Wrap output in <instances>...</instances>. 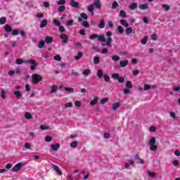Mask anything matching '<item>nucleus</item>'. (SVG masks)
Segmentation results:
<instances>
[{"label": "nucleus", "instance_id": "obj_3", "mask_svg": "<svg viewBox=\"0 0 180 180\" xmlns=\"http://www.w3.org/2000/svg\"><path fill=\"white\" fill-rule=\"evenodd\" d=\"M89 39L91 40H95V39H97L98 41H106V39H105V35H98V34H92L90 35Z\"/></svg>", "mask_w": 180, "mask_h": 180}, {"label": "nucleus", "instance_id": "obj_17", "mask_svg": "<svg viewBox=\"0 0 180 180\" xmlns=\"http://www.w3.org/2000/svg\"><path fill=\"white\" fill-rule=\"evenodd\" d=\"M70 5L73 7V8H78L79 6V3L75 1L74 0H71L70 1Z\"/></svg>", "mask_w": 180, "mask_h": 180}, {"label": "nucleus", "instance_id": "obj_40", "mask_svg": "<svg viewBox=\"0 0 180 180\" xmlns=\"http://www.w3.org/2000/svg\"><path fill=\"white\" fill-rule=\"evenodd\" d=\"M148 40V37H144L143 39L141 41V44H147Z\"/></svg>", "mask_w": 180, "mask_h": 180}, {"label": "nucleus", "instance_id": "obj_26", "mask_svg": "<svg viewBox=\"0 0 180 180\" xmlns=\"http://www.w3.org/2000/svg\"><path fill=\"white\" fill-rule=\"evenodd\" d=\"M129 8L131 9V11H134V9H137V3H132L129 6Z\"/></svg>", "mask_w": 180, "mask_h": 180}, {"label": "nucleus", "instance_id": "obj_64", "mask_svg": "<svg viewBox=\"0 0 180 180\" xmlns=\"http://www.w3.org/2000/svg\"><path fill=\"white\" fill-rule=\"evenodd\" d=\"M119 77L120 76L117 73H114L112 75V78H114L115 79H118Z\"/></svg>", "mask_w": 180, "mask_h": 180}, {"label": "nucleus", "instance_id": "obj_47", "mask_svg": "<svg viewBox=\"0 0 180 180\" xmlns=\"http://www.w3.org/2000/svg\"><path fill=\"white\" fill-rule=\"evenodd\" d=\"M51 140H53V138L50 136H47L45 137V141H46V143H50Z\"/></svg>", "mask_w": 180, "mask_h": 180}, {"label": "nucleus", "instance_id": "obj_58", "mask_svg": "<svg viewBox=\"0 0 180 180\" xmlns=\"http://www.w3.org/2000/svg\"><path fill=\"white\" fill-rule=\"evenodd\" d=\"M54 60H56V61H61V56H60V55H56L54 56Z\"/></svg>", "mask_w": 180, "mask_h": 180}, {"label": "nucleus", "instance_id": "obj_7", "mask_svg": "<svg viewBox=\"0 0 180 180\" xmlns=\"http://www.w3.org/2000/svg\"><path fill=\"white\" fill-rule=\"evenodd\" d=\"M134 160L136 162V164H140L141 165H143L144 164V160L141 159L139 155H136L134 156Z\"/></svg>", "mask_w": 180, "mask_h": 180}, {"label": "nucleus", "instance_id": "obj_55", "mask_svg": "<svg viewBox=\"0 0 180 180\" xmlns=\"http://www.w3.org/2000/svg\"><path fill=\"white\" fill-rule=\"evenodd\" d=\"M13 36H18L19 34V30H13L11 31Z\"/></svg>", "mask_w": 180, "mask_h": 180}, {"label": "nucleus", "instance_id": "obj_6", "mask_svg": "<svg viewBox=\"0 0 180 180\" xmlns=\"http://www.w3.org/2000/svg\"><path fill=\"white\" fill-rule=\"evenodd\" d=\"M22 167H23V164H22V162H19L11 169V171L12 172H18V171H20Z\"/></svg>", "mask_w": 180, "mask_h": 180}, {"label": "nucleus", "instance_id": "obj_31", "mask_svg": "<svg viewBox=\"0 0 180 180\" xmlns=\"http://www.w3.org/2000/svg\"><path fill=\"white\" fill-rule=\"evenodd\" d=\"M111 60H112V61H119L120 60V57L119 56H112L111 57Z\"/></svg>", "mask_w": 180, "mask_h": 180}, {"label": "nucleus", "instance_id": "obj_42", "mask_svg": "<svg viewBox=\"0 0 180 180\" xmlns=\"http://www.w3.org/2000/svg\"><path fill=\"white\" fill-rule=\"evenodd\" d=\"M82 57V52H79L78 55L77 56H75V60H80V58Z\"/></svg>", "mask_w": 180, "mask_h": 180}, {"label": "nucleus", "instance_id": "obj_8", "mask_svg": "<svg viewBox=\"0 0 180 180\" xmlns=\"http://www.w3.org/2000/svg\"><path fill=\"white\" fill-rule=\"evenodd\" d=\"M151 89V86L150 84H145L143 87H139V91L143 92V91H150Z\"/></svg>", "mask_w": 180, "mask_h": 180}, {"label": "nucleus", "instance_id": "obj_20", "mask_svg": "<svg viewBox=\"0 0 180 180\" xmlns=\"http://www.w3.org/2000/svg\"><path fill=\"white\" fill-rule=\"evenodd\" d=\"M94 6L96 8V9L101 8V1L94 0Z\"/></svg>", "mask_w": 180, "mask_h": 180}, {"label": "nucleus", "instance_id": "obj_51", "mask_svg": "<svg viewBox=\"0 0 180 180\" xmlns=\"http://www.w3.org/2000/svg\"><path fill=\"white\" fill-rule=\"evenodd\" d=\"M67 26H72V25H74V20H68L66 22Z\"/></svg>", "mask_w": 180, "mask_h": 180}, {"label": "nucleus", "instance_id": "obj_23", "mask_svg": "<svg viewBox=\"0 0 180 180\" xmlns=\"http://www.w3.org/2000/svg\"><path fill=\"white\" fill-rule=\"evenodd\" d=\"M148 5H147V4H141L139 6V9H141V11H144V10L148 9Z\"/></svg>", "mask_w": 180, "mask_h": 180}, {"label": "nucleus", "instance_id": "obj_1", "mask_svg": "<svg viewBox=\"0 0 180 180\" xmlns=\"http://www.w3.org/2000/svg\"><path fill=\"white\" fill-rule=\"evenodd\" d=\"M32 64L30 66V70H36V67H37V63H36V60H23L21 58H17L16 59V64L17 65H20L22 64Z\"/></svg>", "mask_w": 180, "mask_h": 180}, {"label": "nucleus", "instance_id": "obj_15", "mask_svg": "<svg viewBox=\"0 0 180 180\" xmlns=\"http://www.w3.org/2000/svg\"><path fill=\"white\" fill-rule=\"evenodd\" d=\"M25 117L27 120H30L33 119V115H32V113H30L29 112H25Z\"/></svg>", "mask_w": 180, "mask_h": 180}, {"label": "nucleus", "instance_id": "obj_56", "mask_svg": "<svg viewBox=\"0 0 180 180\" xmlns=\"http://www.w3.org/2000/svg\"><path fill=\"white\" fill-rule=\"evenodd\" d=\"M117 30H118L119 33H120L121 34H122V33H123V32H124L122 26H118Z\"/></svg>", "mask_w": 180, "mask_h": 180}, {"label": "nucleus", "instance_id": "obj_49", "mask_svg": "<svg viewBox=\"0 0 180 180\" xmlns=\"http://www.w3.org/2000/svg\"><path fill=\"white\" fill-rule=\"evenodd\" d=\"M53 23L55 24L56 26H58L59 27V26H61V23L60 22V21L53 19Z\"/></svg>", "mask_w": 180, "mask_h": 180}, {"label": "nucleus", "instance_id": "obj_30", "mask_svg": "<svg viewBox=\"0 0 180 180\" xmlns=\"http://www.w3.org/2000/svg\"><path fill=\"white\" fill-rule=\"evenodd\" d=\"M14 95L16 96V98H21L22 97V93H20V91H14Z\"/></svg>", "mask_w": 180, "mask_h": 180}, {"label": "nucleus", "instance_id": "obj_53", "mask_svg": "<svg viewBox=\"0 0 180 180\" xmlns=\"http://www.w3.org/2000/svg\"><path fill=\"white\" fill-rule=\"evenodd\" d=\"M117 6H119V4H117V2L114 1L112 4V9H116Z\"/></svg>", "mask_w": 180, "mask_h": 180}, {"label": "nucleus", "instance_id": "obj_19", "mask_svg": "<svg viewBox=\"0 0 180 180\" xmlns=\"http://www.w3.org/2000/svg\"><path fill=\"white\" fill-rule=\"evenodd\" d=\"M120 106V103L119 102L115 103L112 104V110H116L119 108Z\"/></svg>", "mask_w": 180, "mask_h": 180}, {"label": "nucleus", "instance_id": "obj_10", "mask_svg": "<svg viewBox=\"0 0 180 180\" xmlns=\"http://www.w3.org/2000/svg\"><path fill=\"white\" fill-rule=\"evenodd\" d=\"M52 168L58 174V175H63V172L60 169V167L56 165H53Z\"/></svg>", "mask_w": 180, "mask_h": 180}, {"label": "nucleus", "instance_id": "obj_54", "mask_svg": "<svg viewBox=\"0 0 180 180\" xmlns=\"http://www.w3.org/2000/svg\"><path fill=\"white\" fill-rule=\"evenodd\" d=\"M59 31L60 33H64L65 32V28L63 25L59 26Z\"/></svg>", "mask_w": 180, "mask_h": 180}, {"label": "nucleus", "instance_id": "obj_63", "mask_svg": "<svg viewBox=\"0 0 180 180\" xmlns=\"http://www.w3.org/2000/svg\"><path fill=\"white\" fill-rule=\"evenodd\" d=\"M57 4H58V5H65V0H59Z\"/></svg>", "mask_w": 180, "mask_h": 180}, {"label": "nucleus", "instance_id": "obj_14", "mask_svg": "<svg viewBox=\"0 0 180 180\" xmlns=\"http://www.w3.org/2000/svg\"><path fill=\"white\" fill-rule=\"evenodd\" d=\"M51 148L53 151H57L60 148V143L51 144Z\"/></svg>", "mask_w": 180, "mask_h": 180}, {"label": "nucleus", "instance_id": "obj_27", "mask_svg": "<svg viewBox=\"0 0 180 180\" xmlns=\"http://www.w3.org/2000/svg\"><path fill=\"white\" fill-rule=\"evenodd\" d=\"M64 90L66 91V92H68L69 94L74 92V89L71 87H65Z\"/></svg>", "mask_w": 180, "mask_h": 180}, {"label": "nucleus", "instance_id": "obj_59", "mask_svg": "<svg viewBox=\"0 0 180 180\" xmlns=\"http://www.w3.org/2000/svg\"><path fill=\"white\" fill-rule=\"evenodd\" d=\"M65 108H72V103L69 102L65 104Z\"/></svg>", "mask_w": 180, "mask_h": 180}, {"label": "nucleus", "instance_id": "obj_24", "mask_svg": "<svg viewBox=\"0 0 180 180\" xmlns=\"http://www.w3.org/2000/svg\"><path fill=\"white\" fill-rule=\"evenodd\" d=\"M126 34L129 36V34H131L133 32V28L132 27H128L125 30Z\"/></svg>", "mask_w": 180, "mask_h": 180}, {"label": "nucleus", "instance_id": "obj_35", "mask_svg": "<svg viewBox=\"0 0 180 180\" xmlns=\"http://www.w3.org/2000/svg\"><path fill=\"white\" fill-rule=\"evenodd\" d=\"M5 30L6 32H12V27H11L9 25H6Z\"/></svg>", "mask_w": 180, "mask_h": 180}, {"label": "nucleus", "instance_id": "obj_36", "mask_svg": "<svg viewBox=\"0 0 180 180\" xmlns=\"http://www.w3.org/2000/svg\"><path fill=\"white\" fill-rule=\"evenodd\" d=\"M39 129L41 130H49L50 127H49V126L46 125H40Z\"/></svg>", "mask_w": 180, "mask_h": 180}, {"label": "nucleus", "instance_id": "obj_29", "mask_svg": "<svg viewBox=\"0 0 180 180\" xmlns=\"http://www.w3.org/2000/svg\"><path fill=\"white\" fill-rule=\"evenodd\" d=\"M120 23L124 26L125 27H129V24L126 22L125 20H120Z\"/></svg>", "mask_w": 180, "mask_h": 180}, {"label": "nucleus", "instance_id": "obj_50", "mask_svg": "<svg viewBox=\"0 0 180 180\" xmlns=\"http://www.w3.org/2000/svg\"><path fill=\"white\" fill-rule=\"evenodd\" d=\"M80 16L82 19L86 20L88 19V15L85 13H82Z\"/></svg>", "mask_w": 180, "mask_h": 180}, {"label": "nucleus", "instance_id": "obj_21", "mask_svg": "<svg viewBox=\"0 0 180 180\" xmlns=\"http://www.w3.org/2000/svg\"><path fill=\"white\" fill-rule=\"evenodd\" d=\"M45 42L47 43V44H50L51 43H53V37H46L45 38Z\"/></svg>", "mask_w": 180, "mask_h": 180}, {"label": "nucleus", "instance_id": "obj_46", "mask_svg": "<svg viewBox=\"0 0 180 180\" xmlns=\"http://www.w3.org/2000/svg\"><path fill=\"white\" fill-rule=\"evenodd\" d=\"M100 60H101V59L99 58V57L95 56V57L94 58V64H99Z\"/></svg>", "mask_w": 180, "mask_h": 180}, {"label": "nucleus", "instance_id": "obj_38", "mask_svg": "<svg viewBox=\"0 0 180 180\" xmlns=\"http://www.w3.org/2000/svg\"><path fill=\"white\" fill-rule=\"evenodd\" d=\"M24 147L25 148H26L27 150H30L31 147H32V143H26L24 144Z\"/></svg>", "mask_w": 180, "mask_h": 180}, {"label": "nucleus", "instance_id": "obj_16", "mask_svg": "<svg viewBox=\"0 0 180 180\" xmlns=\"http://www.w3.org/2000/svg\"><path fill=\"white\" fill-rule=\"evenodd\" d=\"M47 23H48L47 19H43L41 21L40 27H41V28L46 27V26H47Z\"/></svg>", "mask_w": 180, "mask_h": 180}, {"label": "nucleus", "instance_id": "obj_43", "mask_svg": "<svg viewBox=\"0 0 180 180\" xmlns=\"http://www.w3.org/2000/svg\"><path fill=\"white\" fill-rule=\"evenodd\" d=\"M126 86H127V88L131 89V88H133V86L131 85V82L127 81L126 83Z\"/></svg>", "mask_w": 180, "mask_h": 180}, {"label": "nucleus", "instance_id": "obj_11", "mask_svg": "<svg viewBox=\"0 0 180 180\" xmlns=\"http://www.w3.org/2000/svg\"><path fill=\"white\" fill-rule=\"evenodd\" d=\"M98 101H99V97L98 96L94 97L93 100L90 101L91 106H95V105L98 103Z\"/></svg>", "mask_w": 180, "mask_h": 180}, {"label": "nucleus", "instance_id": "obj_44", "mask_svg": "<svg viewBox=\"0 0 180 180\" xmlns=\"http://www.w3.org/2000/svg\"><path fill=\"white\" fill-rule=\"evenodd\" d=\"M5 23H6V18L5 17L0 18V25H5Z\"/></svg>", "mask_w": 180, "mask_h": 180}, {"label": "nucleus", "instance_id": "obj_48", "mask_svg": "<svg viewBox=\"0 0 180 180\" xmlns=\"http://www.w3.org/2000/svg\"><path fill=\"white\" fill-rule=\"evenodd\" d=\"M82 102L79 101H75V106H77V108H81V105H82Z\"/></svg>", "mask_w": 180, "mask_h": 180}, {"label": "nucleus", "instance_id": "obj_32", "mask_svg": "<svg viewBox=\"0 0 180 180\" xmlns=\"http://www.w3.org/2000/svg\"><path fill=\"white\" fill-rule=\"evenodd\" d=\"M89 74H91V70L89 69H86L83 71V75L88 76Z\"/></svg>", "mask_w": 180, "mask_h": 180}, {"label": "nucleus", "instance_id": "obj_34", "mask_svg": "<svg viewBox=\"0 0 180 180\" xmlns=\"http://www.w3.org/2000/svg\"><path fill=\"white\" fill-rule=\"evenodd\" d=\"M77 146H78V142H77L75 141L70 143V147L72 148H75V147H77Z\"/></svg>", "mask_w": 180, "mask_h": 180}, {"label": "nucleus", "instance_id": "obj_2", "mask_svg": "<svg viewBox=\"0 0 180 180\" xmlns=\"http://www.w3.org/2000/svg\"><path fill=\"white\" fill-rule=\"evenodd\" d=\"M157 144V139H155V136H151L148 140V146H149L150 151H157L158 150V146Z\"/></svg>", "mask_w": 180, "mask_h": 180}, {"label": "nucleus", "instance_id": "obj_39", "mask_svg": "<svg viewBox=\"0 0 180 180\" xmlns=\"http://www.w3.org/2000/svg\"><path fill=\"white\" fill-rule=\"evenodd\" d=\"M120 16H121V18H126V11L121 10L120 11Z\"/></svg>", "mask_w": 180, "mask_h": 180}, {"label": "nucleus", "instance_id": "obj_60", "mask_svg": "<svg viewBox=\"0 0 180 180\" xmlns=\"http://www.w3.org/2000/svg\"><path fill=\"white\" fill-rule=\"evenodd\" d=\"M82 26H84V27H89V23H88V22L86 21H84L82 23Z\"/></svg>", "mask_w": 180, "mask_h": 180}, {"label": "nucleus", "instance_id": "obj_33", "mask_svg": "<svg viewBox=\"0 0 180 180\" xmlns=\"http://www.w3.org/2000/svg\"><path fill=\"white\" fill-rule=\"evenodd\" d=\"M45 42L44 41H40L38 44L39 49H43L44 47Z\"/></svg>", "mask_w": 180, "mask_h": 180}, {"label": "nucleus", "instance_id": "obj_52", "mask_svg": "<svg viewBox=\"0 0 180 180\" xmlns=\"http://www.w3.org/2000/svg\"><path fill=\"white\" fill-rule=\"evenodd\" d=\"M58 11L59 12H64L65 11V6H60L58 8Z\"/></svg>", "mask_w": 180, "mask_h": 180}, {"label": "nucleus", "instance_id": "obj_37", "mask_svg": "<svg viewBox=\"0 0 180 180\" xmlns=\"http://www.w3.org/2000/svg\"><path fill=\"white\" fill-rule=\"evenodd\" d=\"M156 130L157 127L155 126H151L149 128V131H150V133H154Z\"/></svg>", "mask_w": 180, "mask_h": 180}, {"label": "nucleus", "instance_id": "obj_5", "mask_svg": "<svg viewBox=\"0 0 180 180\" xmlns=\"http://www.w3.org/2000/svg\"><path fill=\"white\" fill-rule=\"evenodd\" d=\"M106 36H108V38L107 41H105V43L102 44V46H109L112 43V38L110 37V36H112V32H106Z\"/></svg>", "mask_w": 180, "mask_h": 180}, {"label": "nucleus", "instance_id": "obj_62", "mask_svg": "<svg viewBox=\"0 0 180 180\" xmlns=\"http://www.w3.org/2000/svg\"><path fill=\"white\" fill-rule=\"evenodd\" d=\"M37 18H38V19H41L43 18V13H37V15H36Z\"/></svg>", "mask_w": 180, "mask_h": 180}, {"label": "nucleus", "instance_id": "obj_25", "mask_svg": "<svg viewBox=\"0 0 180 180\" xmlns=\"http://www.w3.org/2000/svg\"><path fill=\"white\" fill-rule=\"evenodd\" d=\"M98 27L99 29H103L105 27V20H101L98 24Z\"/></svg>", "mask_w": 180, "mask_h": 180}, {"label": "nucleus", "instance_id": "obj_22", "mask_svg": "<svg viewBox=\"0 0 180 180\" xmlns=\"http://www.w3.org/2000/svg\"><path fill=\"white\" fill-rule=\"evenodd\" d=\"M97 77L98 78H102L103 77V70H102L101 69L98 70L97 71Z\"/></svg>", "mask_w": 180, "mask_h": 180}, {"label": "nucleus", "instance_id": "obj_12", "mask_svg": "<svg viewBox=\"0 0 180 180\" xmlns=\"http://www.w3.org/2000/svg\"><path fill=\"white\" fill-rule=\"evenodd\" d=\"M8 94V91L2 89L0 92V96L2 99H6V94Z\"/></svg>", "mask_w": 180, "mask_h": 180}, {"label": "nucleus", "instance_id": "obj_61", "mask_svg": "<svg viewBox=\"0 0 180 180\" xmlns=\"http://www.w3.org/2000/svg\"><path fill=\"white\" fill-rule=\"evenodd\" d=\"M94 9H95V8L94 7L93 5L89 6V7H88V11H90V12H94Z\"/></svg>", "mask_w": 180, "mask_h": 180}, {"label": "nucleus", "instance_id": "obj_18", "mask_svg": "<svg viewBox=\"0 0 180 180\" xmlns=\"http://www.w3.org/2000/svg\"><path fill=\"white\" fill-rule=\"evenodd\" d=\"M58 89V86L56 85L51 86L50 94H54V92H57Z\"/></svg>", "mask_w": 180, "mask_h": 180}, {"label": "nucleus", "instance_id": "obj_13", "mask_svg": "<svg viewBox=\"0 0 180 180\" xmlns=\"http://www.w3.org/2000/svg\"><path fill=\"white\" fill-rule=\"evenodd\" d=\"M127 65H129V60H121L120 62V67L121 68H124V67H126Z\"/></svg>", "mask_w": 180, "mask_h": 180}, {"label": "nucleus", "instance_id": "obj_45", "mask_svg": "<svg viewBox=\"0 0 180 180\" xmlns=\"http://www.w3.org/2000/svg\"><path fill=\"white\" fill-rule=\"evenodd\" d=\"M148 175L149 176H150V178H155V173L153 172H150V171H148Z\"/></svg>", "mask_w": 180, "mask_h": 180}, {"label": "nucleus", "instance_id": "obj_28", "mask_svg": "<svg viewBox=\"0 0 180 180\" xmlns=\"http://www.w3.org/2000/svg\"><path fill=\"white\" fill-rule=\"evenodd\" d=\"M108 101H109V98L105 97L101 100L100 103H101V105H105L106 103V102H108Z\"/></svg>", "mask_w": 180, "mask_h": 180}, {"label": "nucleus", "instance_id": "obj_41", "mask_svg": "<svg viewBox=\"0 0 180 180\" xmlns=\"http://www.w3.org/2000/svg\"><path fill=\"white\" fill-rule=\"evenodd\" d=\"M169 116L172 119H176V114L174 111L169 112Z\"/></svg>", "mask_w": 180, "mask_h": 180}, {"label": "nucleus", "instance_id": "obj_9", "mask_svg": "<svg viewBox=\"0 0 180 180\" xmlns=\"http://www.w3.org/2000/svg\"><path fill=\"white\" fill-rule=\"evenodd\" d=\"M60 39H61V40H63V43H64L65 44H67V43H68V37L67 36V34H60Z\"/></svg>", "mask_w": 180, "mask_h": 180}, {"label": "nucleus", "instance_id": "obj_57", "mask_svg": "<svg viewBox=\"0 0 180 180\" xmlns=\"http://www.w3.org/2000/svg\"><path fill=\"white\" fill-rule=\"evenodd\" d=\"M162 7L165 9V11H169V6L167 4H162Z\"/></svg>", "mask_w": 180, "mask_h": 180}, {"label": "nucleus", "instance_id": "obj_4", "mask_svg": "<svg viewBox=\"0 0 180 180\" xmlns=\"http://www.w3.org/2000/svg\"><path fill=\"white\" fill-rule=\"evenodd\" d=\"M32 84H39L40 81L43 79V77L41 75H37V74H34L32 75Z\"/></svg>", "mask_w": 180, "mask_h": 180}]
</instances>
